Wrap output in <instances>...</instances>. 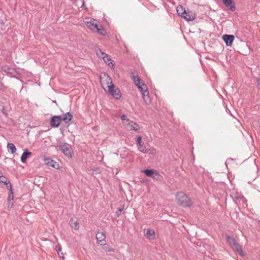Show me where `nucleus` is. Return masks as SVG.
<instances>
[{"label": "nucleus", "instance_id": "obj_1", "mask_svg": "<svg viewBox=\"0 0 260 260\" xmlns=\"http://www.w3.org/2000/svg\"><path fill=\"white\" fill-rule=\"evenodd\" d=\"M100 82L102 87L106 92L116 99H120L121 94L119 89L114 85L111 78L107 74L105 73L101 74Z\"/></svg>", "mask_w": 260, "mask_h": 260}, {"label": "nucleus", "instance_id": "obj_2", "mask_svg": "<svg viewBox=\"0 0 260 260\" xmlns=\"http://www.w3.org/2000/svg\"><path fill=\"white\" fill-rule=\"evenodd\" d=\"M175 202L181 207H189L192 205L190 198L183 192H178L175 194Z\"/></svg>", "mask_w": 260, "mask_h": 260}, {"label": "nucleus", "instance_id": "obj_3", "mask_svg": "<svg viewBox=\"0 0 260 260\" xmlns=\"http://www.w3.org/2000/svg\"><path fill=\"white\" fill-rule=\"evenodd\" d=\"M87 27L93 31L105 35L106 32L103 26L99 25L95 19L91 18H86L83 20Z\"/></svg>", "mask_w": 260, "mask_h": 260}, {"label": "nucleus", "instance_id": "obj_4", "mask_svg": "<svg viewBox=\"0 0 260 260\" xmlns=\"http://www.w3.org/2000/svg\"><path fill=\"white\" fill-rule=\"evenodd\" d=\"M132 79L134 82L135 85L138 88L140 91L142 93L143 99L146 101V96L148 95L147 86L143 82H141L140 78L137 75L132 74Z\"/></svg>", "mask_w": 260, "mask_h": 260}, {"label": "nucleus", "instance_id": "obj_5", "mask_svg": "<svg viewBox=\"0 0 260 260\" xmlns=\"http://www.w3.org/2000/svg\"><path fill=\"white\" fill-rule=\"evenodd\" d=\"M120 118L122 123L125 129L135 132H138L139 130V125L134 121L129 120L126 115H122Z\"/></svg>", "mask_w": 260, "mask_h": 260}, {"label": "nucleus", "instance_id": "obj_6", "mask_svg": "<svg viewBox=\"0 0 260 260\" xmlns=\"http://www.w3.org/2000/svg\"><path fill=\"white\" fill-rule=\"evenodd\" d=\"M56 148L57 150H58V149L61 150L64 154L68 158H71L72 157V153L71 151L70 146L68 144H62L59 146H57Z\"/></svg>", "mask_w": 260, "mask_h": 260}, {"label": "nucleus", "instance_id": "obj_7", "mask_svg": "<svg viewBox=\"0 0 260 260\" xmlns=\"http://www.w3.org/2000/svg\"><path fill=\"white\" fill-rule=\"evenodd\" d=\"M98 55L100 57H102L104 61L108 64L109 67H112L114 66V63H113V61L111 59L109 56L107 54H105L104 52H100L98 53Z\"/></svg>", "mask_w": 260, "mask_h": 260}, {"label": "nucleus", "instance_id": "obj_8", "mask_svg": "<svg viewBox=\"0 0 260 260\" xmlns=\"http://www.w3.org/2000/svg\"><path fill=\"white\" fill-rule=\"evenodd\" d=\"M44 161L45 164L49 167H52L56 169H58L59 168V164L50 158H45Z\"/></svg>", "mask_w": 260, "mask_h": 260}, {"label": "nucleus", "instance_id": "obj_9", "mask_svg": "<svg viewBox=\"0 0 260 260\" xmlns=\"http://www.w3.org/2000/svg\"><path fill=\"white\" fill-rule=\"evenodd\" d=\"M96 239L98 243L101 245H105L106 242L105 234L102 232H98L96 234Z\"/></svg>", "mask_w": 260, "mask_h": 260}, {"label": "nucleus", "instance_id": "obj_10", "mask_svg": "<svg viewBox=\"0 0 260 260\" xmlns=\"http://www.w3.org/2000/svg\"><path fill=\"white\" fill-rule=\"evenodd\" d=\"M8 188L10 191V193L8 197V208L11 209L13 206L12 201L14 199L13 191L12 190V185H9V186H8Z\"/></svg>", "mask_w": 260, "mask_h": 260}, {"label": "nucleus", "instance_id": "obj_11", "mask_svg": "<svg viewBox=\"0 0 260 260\" xmlns=\"http://www.w3.org/2000/svg\"><path fill=\"white\" fill-rule=\"evenodd\" d=\"M222 38L226 45L229 46H231L232 45L235 39L233 35H224L222 36Z\"/></svg>", "mask_w": 260, "mask_h": 260}, {"label": "nucleus", "instance_id": "obj_12", "mask_svg": "<svg viewBox=\"0 0 260 260\" xmlns=\"http://www.w3.org/2000/svg\"><path fill=\"white\" fill-rule=\"evenodd\" d=\"M182 18L188 21H193L196 18V15L191 11H185Z\"/></svg>", "mask_w": 260, "mask_h": 260}, {"label": "nucleus", "instance_id": "obj_13", "mask_svg": "<svg viewBox=\"0 0 260 260\" xmlns=\"http://www.w3.org/2000/svg\"><path fill=\"white\" fill-rule=\"evenodd\" d=\"M223 4L229 10L234 11L236 9L235 4L233 0H222Z\"/></svg>", "mask_w": 260, "mask_h": 260}, {"label": "nucleus", "instance_id": "obj_14", "mask_svg": "<svg viewBox=\"0 0 260 260\" xmlns=\"http://www.w3.org/2000/svg\"><path fill=\"white\" fill-rule=\"evenodd\" d=\"M61 121L60 116H54L51 120V124L53 127H58Z\"/></svg>", "mask_w": 260, "mask_h": 260}, {"label": "nucleus", "instance_id": "obj_15", "mask_svg": "<svg viewBox=\"0 0 260 260\" xmlns=\"http://www.w3.org/2000/svg\"><path fill=\"white\" fill-rule=\"evenodd\" d=\"M146 236L147 239L149 240H153L155 238V232L152 229H148L146 231Z\"/></svg>", "mask_w": 260, "mask_h": 260}, {"label": "nucleus", "instance_id": "obj_16", "mask_svg": "<svg viewBox=\"0 0 260 260\" xmlns=\"http://www.w3.org/2000/svg\"><path fill=\"white\" fill-rule=\"evenodd\" d=\"M55 250L56 251L57 254L60 258H62V259H64V253L62 252V248L60 245L58 244L56 245Z\"/></svg>", "mask_w": 260, "mask_h": 260}, {"label": "nucleus", "instance_id": "obj_17", "mask_svg": "<svg viewBox=\"0 0 260 260\" xmlns=\"http://www.w3.org/2000/svg\"><path fill=\"white\" fill-rule=\"evenodd\" d=\"M31 155V152L28 151L27 150H25L21 155V161L23 163H25L26 161L27 158Z\"/></svg>", "mask_w": 260, "mask_h": 260}, {"label": "nucleus", "instance_id": "obj_18", "mask_svg": "<svg viewBox=\"0 0 260 260\" xmlns=\"http://www.w3.org/2000/svg\"><path fill=\"white\" fill-rule=\"evenodd\" d=\"M143 172L148 177H154V176L157 175V173L156 171L154 170H145L143 171Z\"/></svg>", "mask_w": 260, "mask_h": 260}, {"label": "nucleus", "instance_id": "obj_19", "mask_svg": "<svg viewBox=\"0 0 260 260\" xmlns=\"http://www.w3.org/2000/svg\"><path fill=\"white\" fill-rule=\"evenodd\" d=\"M72 119V115L70 113H67L64 114L61 118V120L64 121L66 123H69Z\"/></svg>", "mask_w": 260, "mask_h": 260}, {"label": "nucleus", "instance_id": "obj_20", "mask_svg": "<svg viewBox=\"0 0 260 260\" xmlns=\"http://www.w3.org/2000/svg\"><path fill=\"white\" fill-rule=\"evenodd\" d=\"M70 225L72 228L77 231L80 228L77 221L73 219H71L70 220Z\"/></svg>", "mask_w": 260, "mask_h": 260}, {"label": "nucleus", "instance_id": "obj_21", "mask_svg": "<svg viewBox=\"0 0 260 260\" xmlns=\"http://www.w3.org/2000/svg\"><path fill=\"white\" fill-rule=\"evenodd\" d=\"M176 10L178 14L181 17L184 15V12H185L186 11L183 7L180 5L177 7Z\"/></svg>", "mask_w": 260, "mask_h": 260}, {"label": "nucleus", "instance_id": "obj_22", "mask_svg": "<svg viewBox=\"0 0 260 260\" xmlns=\"http://www.w3.org/2000/svg\"><path fill=\"white\" fill-rule=\"evenodd\" d=\"M7 148L9 151L12 153H14L16 151V148L15 145L12 143H8Z\"/></svg>", "mask_w": 260, "mask_h": 260}, {"label": "nucleus", "instance_id": "obj_23", "mask_svg": "<svg viewBox=\"0 0 260 260\" xmlns=\"http://www.w3.org/2000/svg\"><path fill=\"white\" fill-rule=\"evenodd\" d=\"M234 246H235V249L239 253V254L243 256L244 255V254L242 249L241 246L238 244L237 243H236V244H235Z\"/></svg>", "mask_w": 260, "mask_h": 260}, {"label": "nucleus", "instance_id": "obj_24", "mask_svg": "<svg viewBox=\"0 0 260 260\" xmlns=\"http://www.w3.org/2000/svg\"><path fill=\"white\" fill-rule=\"evenodd\" d=\"M226 241L231 245L234 246L236 243H237L236 240L232 237L228 236L226 237Z\"/></svg>", "mask_w": 260, "mask_h": 260}, {"label": "nucleus", "instance_id": "obj_25", "mask_svg": "<svg viewBox=\"0 0 260 260\" xmlns=\"http://www.w3.org/2000/svg\"><path fill=\"white\" fill-rule=\"evenodd\" d=\"M150 154H151L152 155H155L157 153V150L154 147H151L147 149V152Z\"/></svg>", "mask_w": 260, "mask_h": 260}, {"label": "nucleus", "instance_id": "obj_26", "mask_svg": "<svg viewBox=\"0 0 260 260\" xmlns=\"http://www.w3.org/2000/svg\"><path fill=\"white\" fill-rule=\"evenodd\" d=\"M138 149L143 153H146L147 152V149L144 145H141L138 146Z\"/></svg>", "mask_w": 260, "mask_h": 260}, {"label": "nucleus", "instance_id": "obj_27", "mask_svg": "<svg viewBox=\"0 0 260 260\" xmlns=\"http://www.w3.org/2000/svg\"><path fill=\"white\" fill-rule=\"evenodd\" d=\"M142 136H138L137 140V147L139 146H140L141 145H143V143L142 141Z\"/></svg>", "mask_w": 260, "mask_h": 260}, {"label": "nucleus", "instance_id": "obj_28", "mask_svg": "<svg viewBox=\"0 0 260 260\" xmlns=\"http://www.w3.org/2000/svg\"><path fill=\"white\" fill-rule=\"evenodd\" d=\"M6 179V178L0 173V183L5 182Z\"/></svg>", "mask_w": 260, "mask_h": 260}, {"label": "nucleus", "instance_id": "obj_29", "mask_svg": "<svg viewBox=\"0 0 260 260\" xmlns=\"http://www.w3.org/2000/svg\"><path fill=\"white\" fill-rule=\"evenodd\" d=\"M104 249L107 251V252H113L114 251V249H112L110 247H109L108 246H106L105 247H104Z\"/></svg>", "mask_w": 260, "mask_h": 260}, {"label": "nucleus", "instance_id": "obj_30", "mask_svg": "<svg viewBox=\"0 0 260 260\" xmlns=\"http://www.w3.org/2000/svg\"><path fill=\"white\" fill-rule=\"evenodd\" d=\"M3 183H4V184H5L7 187H8V186H9V185H11V183H10V182L7 181V180H6L5 182H3Z\"/></svg>", "mask_w": 260, "mask_h": 260}, {"label": "nucleus", "instance_id": "obj_31", "mask_svg": "<svg viewBox=\"0 0 260 260\" xmlns=\"http://www.w3.org/2000/svg\"><path fill=\"white\" fill-rule=\"evenodd\" d=\"M257 87L260 89V78L257 80Z\"/></svg>", "mask_w": 260, "mask_h": 260}, {"label": "nucleus", "instance_id": "obj_32", "mask_svg": "<svg viewBox=\"0 0 260 260\" xmlns=\"http://www.w3.org/2000/svg\"><path fill=\"white\" fill-rule=\"evenodd\" d=\"M118 211H119V213L120 214V212L122 211V210L121 209H119ZM117 213L118 215L119 214V213H118V212H117Z\"/></svg>", "mask_w": 260, "mask_h": 260}]
</instances>
